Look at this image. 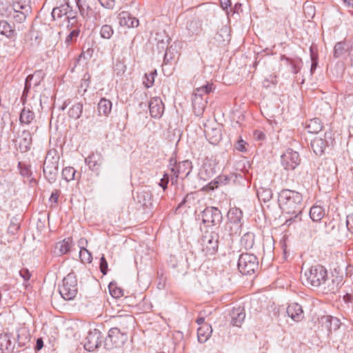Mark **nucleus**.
Wrapping results in <instances>:
<instances>
[{
    "instance_id": "nucleus-51",
    "label": "nucleus",
    "mask_w": 353,
    "mask_h": 353,
    "mask_svg": "<svg viewBox=\"0 0 353 353\" xmlns=\"http://www.w3.org/2000/svg\"><path fill=\"white\" fill-rule=\"evenodd\" d=\"M309 129H312V130H309L310 132L317 133L321 131L322 129V125L320 123L318 119H312L308 125Z\"/></svg>"
},
{
    "instance_id": "nucleus-16",
    "label": "nucleus",
    "mask_w": 353,
    "mask_h": 353,
    "mask_svg": "<svg viewBox=\"0 0 353 353\" xmlns=\"http://www.w3.org/2000/svg\"><path fill=\"white\" fill-rule=\"evenodd\" d=\"M150 115L153 118L159 119L164 112V105L160 97H153L149 103Z\"/></svg>"
},
{
    "instance_id": "nucleus-12",
    "label": "nucleus",
    "mask_w": 353,
    "mask_h": 353,
    "mask_svg": "<svg viewBox=\"0 0 353 353\" xmlns=\"http://www.w3.org/2000/svg\"><path fill=\"white\" fill-rule=\"evenodd\" d=\"M115 323L114 327L128 335V332L133 330L135 326L136 320L132 315L120 314L113 317Z\"/></svg>"
},
{
    "instance_id": "nucleus-25",
    "label": "nucleus",
    "mask_w": 353,
    "mask_h": 353,
    "mask_svg": "<svg viewBox=\"0 0 353 353\" xmlns=\"http://www.w3.org/2000/svg\"><path fill=\"white\" fill-rule=\"evenodd\" d=\"M152 194L148 190H143L137 193V200L143 207H150L152 205Z\"/></svg>"
},
{
    "instance_id": "nucleus-54",
    "label": "nucleus",
    "mask_w": 353,
    "mask_h": 353,
    "mask_svg": "<svg viewBox=\"0 0 353 353\" xmlns=\"http://www.w3.org/2000/svg\"><path fill=\"white\" fill-rule=\"evenodd\" d=\"M110 294L114 298H119L123 296V292L121 289L117 288L112 283L108 286Z\"/></svg>"
},
{
    "instance_id": "nucleus-56",
    "label": "nucleus",
    "mask_w": 353,
    "mask_h": 353,
    "mask_svg": "<svg viewBox=\"0 0 353 353\" xmlns=\"http://www.w3.org/2000/svg\"><path fill=\"white\" fill-rule=\"evenodd\" d=\"M108 267V262H107L105 258L104 257V255H102V256L100 259L99 268H100L101 272L103 275H105L107 274Z\"/></svg>"
},
{
    "instance_id": "nucleus-9",
    "label": "nucleus",
    "mask_w": 353,
    "mask_h": 353,
    "mask_svg": "<svg viewBox=\"0 0 353 353\" xmlns=\"http://www.w3.org/2000/svg\"><path fill=\"white\" fill-rule=\"evenodd\" d=\"M334 139H332L331 133L325 132L323 137L321 136L315 137L310 143L311 148L314 152L319 156L325 152L326 148L333 145Z\"/></svg>"
},
{
    "instance_id": "nucleus-15",
    "label": "nucleus",
    "mask_w": 353,
    "mask_h": 353,
    "mask_svg": "<svg viewBox=\"0 0 353 353\" xmlns=\"http://www.w3.org/2000/svg\"><path fill=\"white\" fill-rule=\"evenodd\" d=\"M176 165L172 168L171 171L175 176V178H181L182 179L188 177L192 170V162L186 160L178 163H174Z\"/></svg>"
},
{
    "instance_id": "nucleus-57",
    "label": "nucleus",
    "mask_w": 353,
    "mask_h": 353,
    "mask_svg": "<svg viewBox=\"0 0 353 353\" xmlns=\"http://www.w3.org/2000/svg\"><path fill=\"white\" fill-rule=\"evenodd\" d=\"M101 6L106 9H113L115 5V0H98Z\"/></svg>"
},
{
    "instance_id": "nucleus-63",
    "label": "nucleus",
    "mask_w": 353,
    "mask_h": 353,
    "mask_svg": "<svg viewBox=\"0 0 353 353\" xmlns=\"http://www.w3.org/2000/svg\"><path fill=\"white\" fill-rule=\"evenodd\" d=\"M254 139L257 141H263L265 139V134L260 130H256L254 132Z\"/></svg>"
},
{
    "instance_id": "nucleus-52",
    "label": "nucleus",
    "mask_w": 353,
    "mask_h": 353,
    "mask_svg": "<svg viewBox=\"0 0 353 353\" xmlns=\"http://www.w3.org/2000/svg\"><path fill=\"white\" fill-rule=\"evenodd\" d=\"M250 168L249 162L245 159L239 161L236 164V169L245 174Z\"/></svg>"
},
{
    "instance_id": "nucleus-42",
    "label": "nucleus",
    "mask_w": 353,
    "mask_h": 353,
    "mask_svg": "<svg viewBox=\"0 0 353 353\" xmlns=\"http://www.w3.org/2000/svg\"><path fill=\"white\" fill-rule=\"evenodd\" d=\"M82 111L83 104L81 103H77L70 108L68 115L74 119H77L81 117Z\"/></svg>"
},
{
    "instance_id": "nucleus-30",
    "label": "nucleus",
    "mask_w": 353,
    "mask_h": 353,
    "mask_svg": "<svg viewBox=\"0 0 353 353\" xmlns=\"http://www.w3.org/2000/svg\"><path fill=\"white\" fill-rule=\"evenodd\" d=\"M112 110V102L105 98H102L98 103L97 110L99 115L108 116Z\"/></svg>"
},
{
    "instance_id": "nucleus-29",
    "label": "nucleus",
    "mask_w": 353,
    "mask_h": 353,
    "mask_svg": "<svg viewBox=\"0 0 353 353\" xmlns=\"http://www.w3.org/2000/svg\"><path fill=\"white\" fill-rule=\"evenodd\" d=\"M212 330L209 325H203L197 330V339L199 343L207 341L212 334Z\"/></svg>"
},
{
    "instance_id": "nucleus-41",
    "label": "nucleus",
    "mask_w": 353,
    "mask_h": 353,
    "mask_svg": "<svg viewBox=\"0 0 353 353\" xmlns=\"http://www.w3.org/2000/svg\"><path fill=\"white\" fill-rule=\"evenodd\" d=\"M273 193L270 188H260L257 190V196L263 202H268L272 198Z\"/></svg>"
},
{
    "instance_id": "nucleus-47",
    "label": "nucleus",
    "mask_w": 353,
    "mask_h": 353,
    "mask_svg": "<svg viewBox=\"0 0 353 353\" xmlns=\"http://www.w3.org/2000/svg\"><path fill=\"white\" fill-rule=\"evenodd\" d=\"M156 75H157L156 70L150 72L149 74H147V73L145 74L143 83L147 88H151L153 85L154 81V77Z\"/></svg>"
},
{
    "instance_id": "nucleus-17",
    "label": "nucleus",
    "mask_w": 353,
    "mask_h": 353,
    "mask_svg": "<svg viewBox=\"0 0 353 353\" xmlns=\"http://www.w3.org/2000/svg\"><path fill=\"white\" fill-rule=\"evenodd\" d=\"M117 19L120 26L128 28H137L139 25V21L127 11H122L118 14Z\"/></svg>"
},
{
    "instance_id": "nucleus-14",
    "label": "nucleus",
    "mask_w": 353,
    "mask_h": 353,
    "mask_svg": "<svg viewBox=\"0 0 353 353\" xmlns=\"http://www.w3.org/2000/svg\"><path fill=\"white\" fill-rule=\"evenodd\" d=\"M101 332L99 330H90L83 342L84 348L89 352L95 350L101 344Z\"/></svg>"
},
{
    "instance_id": "nucleus-27",
    "label": "nucleus",
    "mask_w": 353,
    "mask_h": 353,
    "mask_svg": "<svg viewBox=\"0 0 353 353\" xmlns=\"http://www.w3.org/2000/svg\"><path fill=\"white\" fill-rule=\"evenodd\" d=\"M323 324L327 329L329 332H332V330H336L340 327V321L339 319L336 317H332L330 316H324L321 319Z\"/></svg>"
},
{
    "instance_id": "nucleus-37",
    "label": "nucleus",
    "mask_w": 353,
    "mask_h": 353,
    "mask_svg": "<svg viewBox=\"0 0 353 353\" xmlns=\"http://www.w3.org/2000/svg\"><path fill=\"white\" fill-rule=\"evenodd\" d=\"M34 119V113L30 109L23 108L21 112L19 121L21 124H30Z\"/></svg>"
},
{
    "instance_id": "nucleus-40",
    "label": "nucleus",
    "mask_w": 353,
    "mask_h": 353,
    "mask_svg": "<svg viewBox=\"0 0 353 353\" xmlns=\"http://www.w3.org/2000/svg\"><path fill=\"white\" fill-rule=\"evenodd\" d=\"M346 43L344 41L337 42L334 47L333 56L335 59L342 57L348 48L345 47Z\"/></svg>"
},
{
    "instance_id": "nucleus-5",
    "label": "nucleus",
    "mask_w": 353,
    "mask_h": 353,
    "mask_svg": "<svg viewBox=\"0 0 353 353\" xmlns=\"http://www.w3.org/2000/svg\"><path fill=\"white\" fill-rule=\"evenodd\" d=\"M59 292L65 301L73 300L78 292L77 280L74 273H69L59 287Z\"/></svg>"
},
{
    "instance_id": "nucleus-6",
    "label": "nucleus",
    "mask_w": 353,
    "mask_h": 353,
    "mask_svg": "<svg viewBox=\"0 0 353 353\" xmlns=\"http://www.w3.org/2000/svg\"><path fill=\"white\" fill-rule=\"evenodd\" d=\"M128 339V336L126 333L113 327L110 329L108 336L104 339V347L106 350L120 347L125 343Z\"/></svg>"
},
{
    "instance_id": "nucleus-48",
    "label": "nucleus",
    "mask_w": 353,
    "mask_h": 353,
    "mask_svg": "<svg viewBox=\"0 0 353 353\" xmlns=\"http://www.w3.org/2000/svg\"><path fill=\"white\" fill-rule=\"evenodd\" d=\"M20 228V219L14 216L10 219V223L8 228L9 233L15 234Z\"/></svg>"
},
{
    "instance_id": "nucleus-26",
    "label": "nucleus",
    "mask_w": 353,
    "mask_h": 353,
    "mask_svg": "<svg viewBox=\"0 0 353 353\" xmlns=\"http://www.w3.org/2000/svg\"><path fill=\"white\" fill-rule=\"evenodd\" d=\"M239 179H243L240 174L232 173L230 175H219L214 179V183L218 185H227L231 182L235 183Z\"/></svg>"
},
{
    "instance_id": "nucleus-11",
    "label": "nucleus",
    "mask_w": 353,
    "mask_h": 353,
    "mask_svg": "<svg viewBox=\"0 0 353 353\" xmlns=\"http://www.w3.org/2000/svg\"><path fill=\"white\" fill-rule=\"evenodd\" d=\"M300 162L299 154L290 148L287 149L281 157V165L286 170H294Z\"/></svg>"
},
{
    "instance_id": "nucleus-21",
    "label": "nucleus",
    "mask_w": 353,
    "mask_h": 353,
    "mask_svg": "<svg viewBox=\"0 0 353 353\" xmlns=\"http://www.w3.org/2000/svg\"><path fill=\"white\" fill-rule=\"evenodd\" d=\"M14 345L11 341V335L9 333L0 334V350L1 353H12Z\"/></svg>"
},
{
    "instance_id": "nucleus-8",
    "label": "nucleus",
    "mask_w": 353,
    "mask_h": 353,
    "mask_svg": "<svg viewBox=\"0 0 353 353\" xmlns=\"http://www.w3.org/2000/svg\"><path fill=\"white\" fill-rule=\"evenodd\" d=\"M227 217L228 219L227 225H230V230L231 231L230 235H232L233 233H239L242 227V210L236 207L230 208L228 212Z\"/></svg>"
},
{
    "instance_id": "nucleus-23",
    "label": "nucleus",
    "mask_w": 353,
    "mask_h": 353,
    "mask_svg": "<svg viewBox=\"0 0 353 353\" xmlns=\"http://www.w3.org/2000/svg\"><path fill=\"white\" fill-rule=\"evenodd\" d=\"M231 323L234 326L240 327L243 322L245 314L241 307L234 308L230 312Z\"/></svg>"
},
{
    "instance_id": "nucleus-20",
    "label": "nucleus",
    "mask_w": 353,
    "mask_h": 353,
    "mask_svg": "<svg viewBox=\"0 0 353 353\" xmlns=\"http://www.w3.org/2000/svg\"><path fill=\"white\" fill-rule=\"evenodd\" d=\"M19 146L22 152H26L30 149L32 145V134L28 130H23L19 137Z\"/></svg>"
},
{
    "instance_id": "nucleus-39",
    "label": "nucleus",
    "mask_w": 353,
    "mask_h": 353,
    "mask_svg": "<svg viewBox=\"0 0 353 353\" xmlns=\"http://www.w3.org/2000/svg\"><path fill=\"white\" fill-rule=\"evenodd\" d=\"M14 34V29L5 20H0V34L4 35L6 37H12Z\"/></svg>"
},
{
    "instance_id": "nucleus-3",
    "label": "nucleus",
    "mask_w": 353,
    "mask_h": 353,
    "mask_svg": "<svg viewBox=\"0 0 353 353\" xmlns=\"http://www.w3.org/2000/svg\"><path fill=\"white\" fill-rule=\"evenodd\" d=\"M219 234L216 231L206 230L201 236V252L205 256L214 255L219 249Z\"/></svg>"
},
{
    "instance_id": "nucleus-53",
    "label": "nucleus",
    "mask_w": 353,
    "mask_h": 353,
    "mask_svg": "<svg viewBox=\"0 0 353 353\" xmlns=\"http://www.w3.org/2000/svg\"><path fill=\"white\" fill-rule=\"evenodd\" d=\"M80 30L79 29H74L72 30L69 34L66 37L65 43L68 46L70 45L74 39H76L79 35Z\"/></svg>"
},
{
    "instance_id": "nucleus-38",
    "label": "nucleus",
    "mask_w": 353,
    "mask_h": 353,
    "mask_svg": "<svg viewBox=\"0 0 353 353\" xmlns=\"http://www.w3.org/2000/svg\"><path fill=\"white\" fill-rule=\"evenodd\" d=\"M70 239H65L62 241H59L56 244V250H58L57 254L63 255L70 251Z\"/></svg>"
},
{
    "instance_id": "nucleus-59",
    "label": "nucleus",
    "mask_w": 353,
    "mask_h": 353,
    "mask_svg": "<svg viewBox=\"0 0 353 353\" xmlns=\"http://www.w3.org/2000/svg\"><path fill=\"white\" fill-rule=\"evenodd\" d=\"M169 182V176L168 174H164L163 178L161 179L159 185L163 188V190H165L168 188V184Z\"/></svg>"
},
{
    "instance_id": "nucleus-1",
    "label": "nucleus",
    "mask_w": 353,
    "mask_h": 353,
    "mask_svg": "<svg viewBox=\"0 0 353 353\" xmlns=\"http://www.w3.org/2000/svg\"><path fill=\"white\" fill-rule=\"evenodd\" d=\"M305 283L327 294L338 292L341 281L333 275L329 276L327 270L323 266L316 265L305 272Z\"/></svg>"
},
{
    "instance_id": "nucleus-36",
    "label": "nucleus",
    "mask_w": 353,
    "mask_h": 353,
    "mask_svg": "<svg viewBox=\"0 0 353 353\" xmlns=\"http://www.w3.org/2000/svg\"><path fill=\"white\" fill-rule=\"evenodd\" d=\"M17 343L18 346L23 347L30 342V336L26 329H21L17 331Z\"/></svg>"
},
{
    "instance_id": "nucleus-32",
    "label": "nucleus",
    "mask_w": 353,
    "mask_h": 353,
    "mask_svg": "<svg viewBox=\"0 0 353 353\" xmlns=\"http://www.w3.org/2000/svg\"><path fill=\"white\" fill-rule=\"evenodd\" d=\"M69 9H70V6L68 3L62 4L59 7H56L52 11V17L54 20L56 19H60L63 16L67 15L68 14Z\"/></svg>"
},
{
    "instance_id": "nucleus-34",
    "label": "nucleus",
    "mask_w": 353,
    "mask_h": 353,
    "mask_svg": "<svg viewBox=\"0 0 353 353\" xmlns=\"http://www.w3.org/2000/svg\"><path fill=\"white\" fill-rule=\"evenodd\" d=\"M214 174L215 170L211 164H204L200 170L199 175L201 179L207 181L212 178Z\"/></svg>"
},
{
    "instance_id": "nucleus-58",
    "label": "nucleus",
    "mask_w": 353,
    "mask_h": 353,
    "mask_svg": "<svg viewBox=\"0 0 353 353\" xmlns=\"http://www.w3.org/2000/svg\"><path fill=\"white\" fill-rule=\"evenodd\" d=\"M77 6L78 7V9L79 10V12L81 15L83 17H85L88 15V12L86 10V9L84 8V6L81 3V0H75Z\"/></svg>"
},
{
    "instance_id": "nucleus-28",
    "label": "nucleus",
    "mask_w": 353,
    "mask_h": 353,
    "mask_svg": "<svg viewBox=\"0 0 353 353\" xmlns=\"http://www.w3.org/2000/svg\"><path fill=\"white\" fill-rule=\"evenodd\" d=\"M37 75L39 77V79L34 83V85L37 86L40 83L41 78L42 77V72L41 70H37L33 74H30L26 77L22 98L27 95L28 92H29L31 88V81L33 80L34 77H35Z\"/></svg>"
},
{
    "instance_id": "nucleus-49",
    "label": "nucleus",
    "mask_w": 353,
    "mask_h": 353,
    "mask_svg": "<svg viewBox=\"0 0 353 353\" xmlns=\"http://www.w3.org/2000/svg\"><path fill=\"white\" fill-rule=\"evenodd\" d=\"M324 228V233L325 234H332L335 230H338L337 223L333 220L330 221L329 222H325Z\"/></svg>"
},
{
    "instance_id": "nucleus-31",
    "label": "nucleus",
    "mask_w": 353,
    "mask_h": 353,
    "mask_svg": "<svg viewBox=\"0 0 353 353\" xmlns=\"http://www.w3.org/2000/svg\"><path fill=\"white\" fill-rule=\"evenodd\" d=\"M254 237L255 235L252 232H248L244 234L240 240L241 247L244 248L245 250L252 248L254 244Z\"/></svg>"
},
{
    "instance_id": "nucleus-18",
    "label": "nucleus",
    "mask_w": 353,
    "mask_h": 353,
    "mask_svg": "<svg viewBox=\"0 0 353 353\" xmlns=\"http://www.w3.org/2000/svg\"><path fill=\"white\" fill-rule=\"evenodd\" d=\"M103 157L100 152H92L85 159V163L92 171L99 170L102 163Z\"/></svg>"
},
{
    "instance_id": "nucleus-64",
    "label": "nucleus",
    "mask_w": 353,
    "mask_h": 353,
    "mask_svg": "<svg viewBox=\"0 0 353 353\" xmlns=\"http://www.w3.org/2000/svg\"><path fill=\"white\" fill-rule=\"evenodd\" d=\"M303 8L305 10V12H307L309 14V17L313 18L314 16V8L312 6H306L305 3L303 6Z\"/></svg>"
},
{
    "instance_id": "nucleus-46",
    "label": "nucleus",
    "mask_w": 353,
    "mask_h": 353,
    "mask_svg": "<svg viewBox=\"0 0 353 353\" xmlns=\"http://www.w3.org/2000/svg\"><path fill=\"white\" fill-rule=\"evenodd\" d=\"M14 10V4L12 6L7 3H1L0 4V14L5 17H10Z\"/></svg>"
},
{
    "instance_id": "nucleus-10",
    "label": "nucleus",
    "mask_w": 353,
    "mask_h": 353,
    "mask_svg": "<svg viewBox=\"0 0 353 353\" xmlns=\"http://www.w3.org/2000/svg\"><path fill=\"white\" fill-rule=\"evenodd\" d=\"M202 222L214 226L220 224L223 215L220 210L216 207H207L201 213Z\"/></svg>"
},
{
    "instance_id": "nucleus-19",
    "label": "nucleus",
    "mask_w": 353,
    "mask_h": 353,
    "mask_svg": "<svg viewBox=\"0 0 353 353\" xmlns=\"http://www.w3.org/2000/svg\"><path fill=\"white\" fill-rule=\"evenodd\" d=\"M286 312L288 315L296 322L301 321L303 319L302 307L296 303L290 304L287 307Z\"/></svg>"
},
{
    "instance_id": "nucleus-33",
    "label": "nucleus",
    "mask_w": 353,
    "mask_h": 353,
    "mask_svg": "<svg viewBox=\"0 0 353 353\" xmlns=\"http://www.w3.org/2000/svg\"><path fill=\"white\" fill-rule=\"evenodd\" d=\"M17 168L19 170V174L22 177L26 178L30 181H32L33 180V178L32 176V172L31 170V166L30 165L19 161L18 163Z\"/></svg>"
},
{
    "instance_id": "nucleus-44",
    "label": "nucleus",
    "mask_w": 353,
    "mask_h": 353,
    "mask_svg": "<svg viewBox=\"0 0 353 353\" xmlns=\"http://www.w3.org/2000/svg\"><path fill=\"white\" fill-rule=\"evenodd\" d=\"M114 30L112 26L105 24L103 25L100 30V36L104 39H110L114 34Z\"/></svg>"
},
{
    "instance_id": "nucleus-35",
    "label": "nucleus",
    "mask_w": 353,
    "mask_h": 353,
    "mask_svg": "<svg viewBox=\"0 0 353 353\" xmlns=\"http://www.w3.org/2000/svg\"><path fill=\"white\" fill-rule=\"evenodd\" d=\"M325 216V210L320 205H314L310 208V216L314 221H321Z\"/></svg>"
},
{
    "instance_id": "nucleus-24",
    "label": "nucleus",
    "mask_w": 353,
    "mask_h": 353,
    "mask_svg": "<svg viewBox=\"0 0 353 353\" xmlns=\"http://www.w3.org/2000/svg\"><path fill=\"white\" fill-rule=\"evenodd\" d=\"M281 60L285 61L286 65L290 67L291 72L294 74H297L300 71L303 64L302 59L299 57L292 59L285 55H281Z\"/></svg>"
},
{
    "instance_id": "nucleus-50",
    "label": "nucleus",
    "mask_w": 353,
    "mask_h": 353,
    "mask_svg": "<svg viewBox=\"0 0 353 353\" xmlns=\"http://www.w3.org/2000/svg\"><path fill=\"white\" fill-rule=\"evenodd\" d=\"M79 257L83 263H90L92 260L91 253L85 248L81 249L79 252Z\"/></svg>"
},
{
    "instance_id": "nucleus-62",
    "label": "nucleus",
    "mask_w": 353,
    "mask_h": 353,
    "mask_svg": "<svg viewBox=\"0 0 353 353\" xmlns=\"http://www.w3.org/2000/svg\"><path fill=\"white\" fill-rule=\"evenodd\" d=\"M20 276L25 280L28 281L30 279L31 274L27 269H22L19 271Z\"/></svg>"
},
{
    "instance_id": "nucleus-13",
    "label": "nucleus",
    "mask_w": 353,
    "mask_h": 353,
    "mask_svg": "<svg viewBox=\"0 0 353 353\" xmlns=\"http://www.w3.org/2000/svg\"><path fill=\"white\" fill-rule=\"evenodd\" d=\"M29 3L30 0H23V3L16 2L14 3L13 12L10 17H12L15 22L21 23L25 21L30 10Z\"/></svg>"
},
{
    "instance_id": "nucleus-43",
    "label": "nucleus",
    "mask_w": 353,
    "mask_h": 353,
    "mask_svg": "<svg viewBox=\"0 0 353 353\" xmlns=\"http://www.w3.org/2000/svg\"><path fill=\"white\" fill-rule=\"evenodd\" d=\"M214 39L217 42L218 46L224 45L225 41H229V34L227 32L226 28H222L216 34Z\"/></svg>"
},
{
    "instance_id": "nucleus-45",
    "label": "nucleus",
    "mask_w": 353,
    "mask_h": 353,
    "mask_svg": "<svg viewBox=\"0 0 353 353\" xmlns=\"http://www.w3.org/2000/svg\"><path fill=\"white\" fill-rule=\"evenodd\" d=\"M76 170L72 167H66L62 170V178L66 181H70L74 180Z\"/></svg>"
},
{
    "instance_id": "nucleus-55",
    "label": "nucleus",
    "mask_w": 353,
    "mask_h": 353,
    "mask_svg": "<svg viewBox=\"0 0 353 353\" xmlns=\"http://www.w3.org/2000/svg\"><path fill=\"white\" fill-rule=\"evenodd\" d=\"M194 200L193 194H188L182 200V201L179 204L178 208H181L183 205H187L188 208H190V205L192 204V201Z\"/></svg>"
},
{
    "instance_id": "nucleus-60",
    "label": "nucleus",
    "mask_w": 353,
    "mask_h": 353,
    "mask_svg": "<svg viewBox=\"0 0 353 353\" xmlns=\"http://www.w3.org/2000/svg\"><path fill=\"white\" fill-rule=\"evenodd\" d=\"M346 226L347 230L353 234V214L347 216Z\"/></svg>"
},
{
    "instance_id": "nucleus-22",
    "label": "nucleus",
    "mask_w": 353,
    "mask_h": 353,
    "mask_svg": "<svg viewBox=\"0 0 353 353\" xmlns=\"http://www.w3.org/2000/svg\"><path fill=\"white\" fill-rule=\"evenodd\" d=\"M205 134L208 141L212 145H216L221 139L222 134L219 128H207Z\"/></svg>"
},
{
    "instance_id": "nucleus-7",
    "label": "nucleus",
    "mask_w": 353,
    "mask_h": 353,
    "mask_svg": "<svg viewBox=\"0 0 353 353\" xmlns=\"http://www.w3.org/2000/svg\"><path fill=\"white\" fill-rule=\"evenodd\" d=\"M259 268L257 257L249 253H243L239 256L238 261V269L242 274H251Z\"/></svg>"
},
{
    "instance_id": "nucleus-4",
    "label": "nucleus",
    "mask_w": 353,
    "mask_h": 353,
    "mask_svg": "<svg viewBox=\"0 0 353 353\" xmlns=\"http://www.w3.org/2000/svg\"><path fill=\"white\" fill-rule=\"evenodd\" d=\"M59 161V157L54 152L51 151L48 152L43 163V172L45 178L50 183H53L57 180Z\"/></svg>"
},
{
    "instance_id": "nucleus-2",
    "label": "nucleus",
    "mask_w": 353,
    "mask_h": 353,
    "mask_svg": "<svg viewBox=\"0 0 353 353\" xmlns=\"http://www.w3.org/2000/svg\"><path fill=\"white\" fill-rule=\"evenodd\" d=\"M278 201L282 211L291 215L286 219L285 225L290 226L292 223L301 220L303 203L301 193L288 189L282 190L279 194Z\"/></svg>"
},
{
    "instance_id": "nucleus-61",
    "label": "nucleus",
    "mask_w": 353,
    "mask_h": 353,
    "mask_svg": "<svg viewBox=\"0 0 353 353\" xmlns=\"http://www.w3.org/2000/svg\"><path fill=\"white\" fill-rule=\"evenodd\" d=\"M67 19L68 20V23H70L72 26L77 21L76 15L74 13L72 12L71 8L70 9H69V12L67 14Z\"/></svg>"
}]
</instances>
